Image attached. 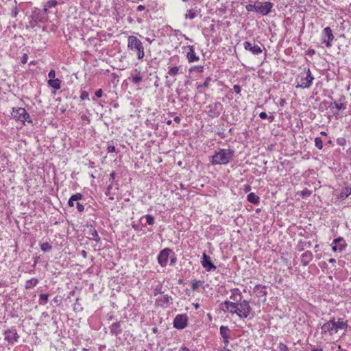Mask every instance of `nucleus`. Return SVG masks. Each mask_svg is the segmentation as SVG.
I'll list each match as a JSON object with an SVG mask.
<instances>
[{
  "instance_id": "38",
  "label": "nucleus",
  "mask_w": 351,
  "mask_h": 351,
  "mask_svg": "<svg viewBox=\"0 0 351 351\" xmlns=\"http://www.w3.org/2000/svg\"><path fill=\"white\" fill-rule=\"evenodd\" d=\"M315 147L319 149H322L323 147V141L320 137H316L315 139Z\"/></svg>"
},
{
  "instance_id": "60",
  "label": "nucleus",
  "mask_w": 351,
  "mask_h": 351,
  "mask_svg": "<svg viewBox=\"0 0 351 351\" xmlns=\"http://www.w3.org/2000/svg\"><path fill=\"white\" fill-rule=\"evenodd\" d=\"M81 119L83 121H88V123L90 122V120H89L88 117L86 114L82 115Z\"/></svg>"
},
{
  "instance_id": "43",
  "label": "nucleus",
  "mask_w": 351,
  "mask_h": 351,
  "mask_svg": "<svg viewBox=\"0 0 351 351\" xmlns=\"http://www.w3.org/2000/svg\"><path fill=\"white\" fill-rule=\"evenodd\" d=\"M19 9L18 8L16 7V5H15L14 7L12 8V11H11V16L14 18L16 17L18 14H19Z\"/></svg>"
},
{
  "instance_id": "13",
  "label": "nucleus",
  "mask_w": 351,
  "mask_h": 351,
  "mask_svg": "<svg viewBox=\"0 0 351 351\" xmlns=\"http://www.w3.org/2000/svg\"><path fill=\"white\" fill-rule=\"evenodd\" d=\"M332 243L335 244V245L332 247V250L334 252H342L347 247V243L343 237H339L334 239Z\"/></svg>"
},
{
  "instance_id": "2",
  "label": "nucleus",
  "mask_w": 351,
  "mask_h": 351,
  "mask_svg": "<svg viewBox=\"0 0 351 351\" xmlns=\"http://www.w3.org/2000/svg\"><path fill=\"white\" fill-rule=\"evenodd\" d=\"M232 155L233 152L230 149H220L212 156L210 162L212 165H226L230 162Z\"/></svg>"
},
{
  "instance_id": "59",
  "label": "nucleus",
  "mask_w": 351,
  "mask_h": 351,
  "mask_svg": "<svg viewBox=\"0 0 351 351\" xmlns=\"http://www.w3.org/2000/svg\"><path fill=\"white\" fill-rule=\"evenodd\" d=\"M338 101L339 103H346V97L343 95H341Z\"/></svg>"
},
{
  "instance_id": "12",
  "label": "nucleus",
  "mask_w": 351,
  "mask_h": 351,
  "mask_svg": "<svg viewBox=\"0 0 351 351\" xmlns=\"http://www.w3.org/2000/svg\"><path fill=\"white\" fill-rule=\"evenodd\" d=\"M201 263L203 267L205 268L207 271L215 270L217 268L216 266L211 262L210 256L206 253H203Z\"/></svg>"
},
{
  "instance_id": "55",
  "label": "nucleus",
  "mask_w": 351,
  "mask_h": 351,
  "mask_svg": "<svg viewBox=\"0 0 351 351\" xmlns=\"http://www.w3.org/2000/svg\"><path fill=\"white\" fill-rule=\"evenodd\" d=\"M95 95L97 97H101L102 95H103V90L101 89H99L97 90H96L95 92Z\"/></svg>"
},
{
  "instance_id": "27",
  "label": "nucleus",
  "mask_w": 351,
  "mask_h": 351,
  "mask_svg": "<svg viewBox=\"0 0 351 351\" xmlns=\"http://www.w3.org/2000/svg\"><path fill=\"white\" fill-rule=\"evenodd\" d=\"M247 199L249 202L258 204L260 201V198L258 195H256L254 193H250L247 195Z\"/></svg>"
},
{
  "instance_id": "21",
  "label": "nucleus",
  "mask_w": 351,
  "mask_h": 351,
  "mask_svg": "<svg viewBox=\"0 0 351 351\" xmlns=\"http://www.w3.org/2000/svg\"><path fill=\"white\" fill-rule=\"evenodd\" d=\"M236 304L230 301H225L221 304L222 310L224 312H229L231 314H234V311H235L234 308L236 307Z\"/></svg>"
},
{
  "instance_id": "5",
  "label": "nucleus",
  "mask_w": 351,
  "mask_h": 351,
  "mask_svg": "<svg viewBox=\"0 0 351 351\" xmlns=\"http://www.w3.org/2000/svg\"><path fill=\"white\" fill-rule=\"evenodd\" d=\"M12 116L15 120L21 121L24 125L25 122L32 123L29 113L23 108H13Z\"/></svg>"
},
{
  "instance_id": "14",
  "label": "nucleus",
  "mask_w": 351,
  "mask_h": 351,
  "mask_svg": "<svg viewBox=\"0 0 351 351\" xmlns=\"http://www.w3.org/2000/svg\"><path fill=\"white\" fill-rule=\"evenodd\" d=\"M243 47L245 50L250 51L254 55H258L262 53L261 48L254 43L249 41H245L243 43Z\"/></svg>"
},
{
  "instance_id": "64",
  "label": "nucleus",
  "mask_w": 351,
  "mask_h": 351,
  "mask_svg": "<svg viewBox=\"0 0 351 351\" xmlns=\"http://www.w3.org/2000/svg\"><path fill=\"white\" fill-rule=\"evenodd\" d=\"M179 351H191V350L186 347H182V348H180Z\"/></svg>"
},
{
  "instance_id": "31",
  "label": "nucleus",
  "mask_w": 351,
  "mask_h": 351,
  "mask_svg": "<svg viewBox=\"0 0 351 351\" xmlns=\"http://www.w3.org/2000/svg\"><path fill=\"white\" fill-rule=\"evenodd\" d=\"M171 300H172L171 297L169 296L168 295H165L163 297L158 298L156 302L160 303V305H162V304L169 303Z\"/></svg>"
},
{
  "instance_id": "49",
  "label": "nucleus",
  "mask_w": 351,
  "mask_h": 351,
  "mask_svg": "<svg viewBox=\"0 0 351 351\" xmlns=\"http://www.w3.org/2000/svg\"><path fill=\"white\" fill-rule=\"evenodd\" d=\"M77 209L79 212H82L84 210V206L80 202H77L76 204Z\"/></svg>"
},
{
  "instance_id": "62",
  "label": "nucleus",
  "mask_w": 351,
  "mask_h": 351,
  "mask_svg": "<svg viewBox=\"0 0 351 351\" xmlns=\"http://www.w3.org/2000/svg\"><path fill=\"white\" fill-rule=\"evenodd\" d=\"M75 200H71V197H70V199H69V202H68V204L69 206L72 207L74 206V202Z\"/></svg>"
},
{
  "instance_id": "35",
  "label": "nucleus",
  "mask_w": 351,
  "mask_h": 351,
  "mask_svg": "<svg viewBox=\"0 0 351 351\" xmlns=\"http://www.w3.org/2000/svg\"><path fill=\"white\" fill-rule=\"evenodd\" d=\"M197 16V11L191 9L187 11V13L185 14L186 19H193Z\"/></svg>"
},
{
  "instance_id": "17",
  "label": "nucleus",
  "mask_w": 351,
  "mask_h": 351,
  "mask_svg": "<svg viewBox=\"0 0 351 351\" xmlns=\"http://www.w3.org/2000/svg\"><path fill=\"white\" fill-rule=\"evenodd\" d=\"M170 252H171L170 249L165 248L160 252V254L158 256V263L162 267H164L167 265Z\"/></svg>"
},
{
  "instance_id": "45",
  "label": "nucleus",
  "mask_w": 351,
  "mask_h": 351,
  "mask_svg": "<svg viewBox=\"0 0 351 351\" xmlns=\"http://www.w3.org/2000/svg\"><path fill=\"white\" fill-rule=\"evenodd\" d=\"M203 282L202 281H193L192 282V289L195 291L198 289L199 285H201Z\"/></svg>"
},
{
  "instance_id": "42",
  "label": "nucleus",
  "mask_w": 351,
  "mask_h": 351,
  "mask_svg": "<svg viewBox=\"0 0 351 351\" xmlns=\"http://www.w3.org/2000/svg\"><path fill=\"white\" fill-rule=\"evenodd\" d=\"M82 197L83 195L81 193H77L71 196V200L77 201L82 199Z\"/></svg>"
},
{
  "instance_id": "28",
  "label": "nucleus",
  "mask_w": 351,
  "mask_h": 351,
  "mask_svg": "<svg viewBox=\"0 0 351 351\" xmlns=\"http://www.w3.org/2000/svg\"><path fill=\"white\" fill-rule=\"evenodd\" d=\"M38 283V280L36 278H33L30 280H28L25 282V287L26 289H30L33 287H36Z\"/></svg>"
},
{
  "instance_id": "25",
  "label": "nucleus",
  "mask_w": 351,
  "mask_h": 351,
  "mask_svg": "<svg viewBox=\"0 0 351 351\" xmlns=\"http://www.w3.org/2000/svg\"><path fill=\"white\" fill-rule=\"evenodd\" d=\"M48 84L56 90L60 88L61 80L59 79H49L48 80Z\"/></svg>"
},
{
  "instance_id": "44",
  "label": "nucleus",
  "mask_w": 351,
  "mask_h": 351,
  "mask_svg": "<svg viewBox=\"0 0 351 351\" xmlns=\"http://www.w3.org/2000/svg\"><path fill=\"white\" fill-rule=\"evenodd\" d=\"M278 349L280 351H288L289 350V348L287 346V345H285L284 343H282V342H280L278 344Z\"/></svg>"
},
{
  "instance_id": "23",
  "label": "nucleus",
  "mask_w": 351,
  "mask_h": 351,
  "mask_svg": "<svg viewBox=\"0 0 351 351\" xmlns=\"http://www.w3.org/2000/svg\"><path fill=\"white\" fill-rule=\"evenodd\" d=\"M110 332L114 336L117 337L122 332V329L121 328V322H117L112 324L110 326Z\"/></svg>"
},
{
  "instance_id": "20",
  "label": "nucleus",
  "mask_w": 351,
  "mask_h": 351,
  "mask_svg": "<svg viewBox=\"0 0 351 351\" xmlns=\"http://www.w3.org/2000/svg\"><path fill=\"white\" fill-rule=\"evenodd\" d=\"M313 254L311 251H306L301 256V263L303 266H307L313 260Z\"/></svg>"
},
{
  "instance_id": "10",
  "label": "nucleus",
  "mask_w": 351,
  "mask_h": 351,
  "mask_svg": "<svg viewBox=\"0 0 351 351\" xmlns=\"http://www.w3.org/2000/svg\"><path fill=\"white\" fill-rule=\"evenodd\" d=\"M19 338V335L14 328H11L4 332V339L10 343L14 344Z\"/></svg>"
},
{
  "instance_id": "30",
  "label": "nucleus",
  "mask_w": 351,
  "mask_h": 351,
  "mask_svg": "<svg viewBox=\"0 0 351 351\" xmlns=\"http://www.w3.org/2000/svg\"><path fill=\"white\" fill-rule=\"evenodd\" d=\"M180 68H181V66H169L167 73L170 76H176L179 73Z\"/></svg>"
},
{
  "instance_id": "53",
  "label": "nucleus",
  "mask_w": 351,
  "mask_h": 351,
  "mask_svg": "<svg viewBox=\"0 0 351 351\" xmlns=\"http://www.w3.org/2000/svg\"><path fill=\"white\" fill-rule=\"evenodd\" d=\"M28 56L27 54L24 53L21 58V62L25 64L27 62Z\"/></svg>"
},
{
  "instance_id": "3",
  "label": "nucleus",
  "mask_w": 351,
  "mask_h": 351,
  "mask_svg": "<svg viewBox=\"0 0 351 351\" xmlns=\"http://www.w3.org/2000/svg\"><path fill=\"white\" fill-rule=\"evenodd\" d=\"M128 47L129 49L136 53L138 60H142L145 56L143 43L137 37L134 36H128Z\"/></svg>"
},
{
  "instance_id": "34",
  "label": "nucleus",
  "mask_w": 351,
  "mask_h": 351,
  "mask_svg": "<svg viewBox=\"0 0 351 351\" xmlns=\"http://www.w3.org/2000/svg\"><path fill=\"white\" fill-rule=\"evenodd\" d=\"M204 70V66L199 65V66H193L189 69V73L193 72H198V73H203Z\"/></svg>"
},
{
  "instance_id": "8",
  "label": "nucleus",
  "mask_w": 351,
  "mask_h": 351,
  "mask_svg": "<svg viewBox=\"0 0 351 351\" xmlns=\"http://www.w3.org/2000/svg\"><path fill=\"white\" fill-rule=\"evenodd\" d=\"M173 327L176 329H184L187 326L188 317L186 314H179L173 320Z\"/></svg>"
},
{
  "instance_id": "16",
  "label": "nucleus",
  "mask_w": 351,
  "mask_h": 351,
  "mask_svg": "<svg viewBox=\"0 0 351 351\" xmlns=\"http://www.w3.org/2000/svg\"><path fill=\"white\" fill-rule=\"evenodd\" d=\"M86 234L87 238L89 240H93L97 243L100 241L97 230L92 225H87Z\"/></svg>"
},
{
  "instance_id": "32",
  "label": "nucleus",
  "mask_w": 351,
  "mask_h": 351,
  "mask_svg": "<svg viewBox=\"0 0 351 351\" xmlns=\"http://www.w3.org/2000/svg\"><path fill=\"white\" fill-rule=\"evenodd\" d=\"M333 107L337 108L338 110H345L347 108L346 103H339L337 101H334L332 104Z\"/></svg>"
},
{
  "instance_id": "48",
  "label": "nucleus",
  "mask_w": 351,
  "mask_h": 351,
  "mask_svg": "<svg viewBox=\"0 0 351 351\" xmlns=\"http://www.w3.org/2000/svg\"><path fill=\"white\" fill-rule=\"evenodd\" d=\"M233 90L234 91L237 93V94H240L241 93V86L238 84H235L233 86Z\"/></svg>"
},
{
  "instance_id": "57",
  "label": "nucleus",
  "mask_w": 351,
  "mask_h": 351,
  "mask_svg": "<svg viewBox=\"0 0 351 351\" xmlns=\"http://www.w3.org/2000/svg\"><path fill=\"white\" fill-rule=\"evenodd\" d=\"M250 191H251V186H250V185H249V184H245V185L244 186L243 191H244L245 193H248V192H250Z\"/></svg>"
},
{
  "instance_id": "33",
  "label": "nucleus",
  "mask_w": 351,
  "mask_h": 351,
  "mask_svg": "<svg viewBox=\"0 0 351 351\" xmlns=\"http://www.w3.org/2000/svg\"><path fill=\"white\" fill-rule=\"evenodd\" d=\"M48 294L41 293L39 295V304L40 305H45L48 301Z\"/></svg>"
},
{
  "instance_id": "47",
  "label": "nucleus",
  "mask_w": 351,
  "mask_h": 351,
  "mask_svg": "<svg viewBox=\"0 0 351 351\" xmlns=\"http://www.w3.org/2000/svg\"><path fill=\"white\" fill-rule=\"evenodd\" d=\"M162 293H163V291H162V286H157L154 289V295Z\"/></svg>"
},
{
  "instance_id": "18",
  "label": "nucleus",
  "mask_w": 351,
  "mask_h": 351,
  "mask_svg": "<svg viewBox=\"0 0 351 351\" xmlns=\"http://www.w3.org/2000/svg\"><path fill=\"white\" fill-rule=\"evenodd\" d=\"M219 330H220V335L223 339V341L226 347H227L229 343V339L230 338V329L228 326H221L220 327Z\"/></svg>"
},
{
  "instance_id": "24",
  "label": "nucleus",
  "mask_w": 351,
  "mask_h": 351,
  "mask_svg": "<svg viewBox=\"0 0 351 351\" xmlns=\"http://www.w3.org/2000/svg\"><path fill=\"white\" fill-rule=\"evenodd\" d=\"M351 194V187L346 186L343 188L340 193L337 195V198L339 199H344L347 198Z\"/></svg>"
},
{
  "instance_id": "15",
  "label": "nucleus",
  "mask_w": 351,
  "mask_h": 351,
  "mask_svg": "<svg viewBox=\"0 0 351 351\" xmlns=\"http://www.w3.org/2000/svg\"><path fill=\"white\" fill-rule=\"evenodd\" d=\"M184 49H188V51L186 52V58L189 62H197L199 60V58L198 56L196 55L195 52V49L193 46L188 45L183 47Z\"/></svg>"
},
{
  "instance_id": "54",
  "label": "nucleus",
  "mask_w": 351,
  "mask_h": 351,
  "mask_svg": "<svg viewBox=\"0 0 351 351\" xmlns=\"http://www.w3.org/2000/svg\"><path fill=\"white\" fill-rule=\"evenodd\" d=\"M55 75H56L55 71L54 70H51L49 72L48 76H49V77L50 79H53L55 77Z\"/></svg>"
},
{
  "instance_id": "39",
  "label": "nucleus",
  "mask_w": 351,
  "mask_h": 351,
  "mask_svg": "<svg viewBox=\"0 0 351 351\" xmlns=\"http://www.w3.org/2000/svg\"><path fill=\"white\" fill-rule=\"evenodd\" d=\"M58 4V1L56 0H49L47 2L46 6L51 8L56 6Z\"/></svg>"
},
{
  "instance_id": "9",
  "label": "nucleus",
  "mask_w": 351,
  "mask_h": 351,
  "mask_svg": "<svg viewBox=\"0 0 351 351\" xmlns=\"http://www.w3.org/2000/svg\"><path fill=\"white\" fill-rule=\"evenodd\" d=\"M322 334L323 335L328 333L330 335H333L337 333V328L335 326V319L329 320L325 323L322 327Z\"/></svg>"
},
{
  "instance_id": "63",
  "label": "nucleus",
  "mask_w": 351,
  "mask_h": 351,
  "mask_svg": "<svg viewBox=\"0 0 351 351\" xmlns=\"http://www.w3.org/2000/svg\"><path fill=\"white\" fill-rule=\"evenodd\" d=\"M269 121V122H273L274 121V116L273 114H271L269 116H267V118Z\"/></svg>"
},
{
  "instance_id": "1",
  "label": "nucleus",
  "mask_w": 351,
  "mask_h": 351,
  "mask_svg": "<svg viewBox=\"0 0 351 351\" xmlns=\"http://www.w3.org/2000/svg\"><path fill=\"white\" fill-rule=\"evenodd\" d=\"M273 6L274 4L269 1L263 3L256 1L253 4L246 5L245 9L247 12H254L262 16H265L271 12Z\"/></svg>"
},
{
  "instance_id": "50",
  "label": "nucleus",
  "mask_w": 351,
  "mask_h": 351,
  "mask_svg": "<svg viewBox=\"0 0 351 351\" xmlns=\"http://www.w3.org/2000/svg\"><path fill=\"white\" fill-rule=\"evenodd\" d=\"M107 150L108 153L115 152L116 148L114 145H108L107 147Z\"/></svg>"
},
{
  "instance_id": "11",
  "label": "nucleus",
  "mask_w": 351,
  "mask_h": 351,
  "mask_svg": "<svg viewBox=\"0 0 351 351\" xmlns=\"http://www.w3.org/2000/svg\"><path fill=\"white\" fill-rule=\"evenodd\" d=\"M313 80L314 77L312 75L310 69H308L306 77L301 78V83L298 84L296 88H308L312 85Z\"/></svg>"
},
{
  "instance_id": "36",
  "label": "nucleus",
  "mask_w": 351,
  "mask_h": 351,
  "mask_svg": "<svg viewBox=\"0 0 351 351\" xmlns=\"http://www.w3.org/2000/svg\"><path fill=\"white\" fill-rule=\"evenodd\" d=\"M142 79V76L138 73L137 75L133 76L131 80L134 84H139L141 82Z\"/></svg>"
},
{
  "instance_id": "19",
  "label": "nucleus",
  "mask_w": 351,
  "mask_h": 351,
  "mask_svg": "<svg viewBox=\"0 0 351 351\" xmlns=\"http://www.w3.org/2000/svg\"><path fill=\"white\" fill-rule=\"evenodd\" d=\"M254 292L256 294L258 298H264L263 300H265V297L267 295V291L265 286H263L261 285H257L254 287Z\"/></svg>"
},
{
  "instance_id": "46",
  "label": "nucleus",
  "mask_w": 351,
  "mask_h": 351,
  "mask_svg": "<svg viewBox=\"0 0 351 351\" xmlns=\"http://www.w3.org/2000/svg\"><path fill=\"white\" fill-rule=\"evenodd\" d=\"M80 98L82 100L89 99L88 92L84 90L81 93Z\"/></svg>"
},
{
  "instance_id": "29",
  "label": "nucleus",
  "mask_w": 351,
  "mask_h": 351,
  "mask_svg": "<svg viewBox=\"0 0 351 351\" xmlns=\"http://www.w3.org/2000/svg\"><path fill=\"white\" fill-rule=\"evenodd\" d=\"M212 81L211 77H208L206 78L204 82L202 84H198L197 86V89L199 90V93L203 92V89L205 88H207L210 85V82Z\"/></svg>"
},
{
  "instance_id": "52",
  "label": "nucleus",
  "mask_w": 351,
  "mask_h": 351,
  "mask_svg": "<svg viewBox=\"0 0 351 351\" xmlns=\"http://www.w3.org/2000/svg\"><path fill=\"white\" fill-rule=\"evenodd\" d=\"M112 189V184L110 183L108 185V186L107 187L106 191L105 193L107 196H109L110 195V191Z\"/></svg>"
},
{
  "instance_id": "22",
  "label": "nucleus",
  "mask_w": 351,
  "mask_h": 351,
  "mask_svg": "<svg viewBox=\"0 0 351 351\" xmlns=\"http://www.w3.org/2000/svg\"><path fill=\"white\" fill-rule=\"evenodd\" d=\"M232 294L230 296V298L233 300V302H239L242 301V294L239 289H233L231 290Z\"/></svg>"
},
{
  "instance_id": "37",
  "label": "nucleus",
  "mask_w": 351,
  "mask_h": 351,
  "mask_svg": "<svg viewBox=\"0 0 351 351\" xmlns=\"http://www.w3.org/2000/svg\"><path fill=\"white\" fill-rule=\"evenodd\" d=\"M40 248L43 252H46L50 251L52 246L48 242H45L40 245Z\"/></svg>"
},
{
  "instance_id": "40",
  "label": "nucleus",
  "mask_w": 351,
  "mask_h": 351,
  "mask_svg": "<svg viewBox=\"0 0 351 351\" xmlns=\"http://www.w3.org/2000/svg\"><path fill=\"white\" fill-rule=\"evenodd\" d=\"M147 223L149 225H153L154 223V218L151 215H145Z\"/></svg>"
},
{
  "instance_id": "4",
  "label": "nucleus",
  "mask_w": 351,
  "mask_h": 351,
  "mask_svg": "<svg viewBox=\"0 0 351 351\" xmlns=\"http://www.w3.org/2000/svg\"><path fill=\"white\" fill-rule=\"evenodd\" d=\"M236 304V307L234 308L235 311H234V314H237V315L241 319L247 318L252 311V307L250 305V302L245 300H243L239 302H234Z\"/></svg>"
},
{
  "instance_id": "7",
  "label": "nucleus",
  "mask_w": 351,
  "mask_h": 351,
  "mask_svg": "<svg viewBox=\"0 0 351 351\" xmlns=\"http://www.w3.org/2000/svg\"><path fill=\"white\" fill-rule=\"evenodd\" d=\"M334 39L335 36L332 34L331 28L330 27H325L322 34V43L325 44L326 47H330L332 46V42Z\"/></svg>"
},
{
  "instance_id": "56",
  "label": "nucleus",
  "mask_w": 351,
  "mask_h": 351,
  "mask_svg": "<svg viewBox=\"0 0 351 351\" xmlns=\"http://www.w3.org/2000/svg\"><path fill=\"white\" fill-rule=\"evenodd\" d=\"M305 247H305V245H304V242L303 241H300L299 245H298V250L300 251H302V250H304Z\"/></svg>"
},
{
  "instance_id": "6",
  "label": "nucleus",
  "mask_w": 351,
  "mask_h": 351,
  "mask_svg": "<svg viewBox=\"0 0 351 351\" xmlns=\"http://www.w3.org/2000/svg\"><path fill=\"white\" fill-rule=\"evenodd\" d=\"M223 105L219 101L214 102L207 106V114L210 118L218 117L223 110Z\"/></svg>"
},
{
  "instance_id": "41",
  "label": "nucleus",
  "mask_w": 351,
  "mask_h": 351,
  "mask_svg": "<svg viewBox=\"0 0 351 351\" xmlns=\"http://www.w3.org/2000/svg\"><path fill=\"white\" fill-rule=\"evenodd\" d=\"M311 195V191L307 189H305L301 191V195L303 197H309Z\"/></svg>"
},
{
  "instance_id": "61",
  "label": "nucleus",
  "mask_w": 351,
  "mask_h": 351,
  "mask_svg": "<svg viewBox=\"0 0 351 351\" xmlns=\"http://www.w3.org/2000/svg\"><path fill=\"white\" fill-rule=\"evenodd\" d=\"M145 6L143 5H139L138 7H137V11H143L145 10Z\"/></svg>"
},
{
  "instance_id": "26",
  "label": "nucleus",
  "mask_w": 351,
  "mask_h": 351,
  "mask_svg": "<svg viewBox=\"0 0 351 351\" xmlns=\"http://www.w3.org/2000/svg\"><path fill=\"white\" fill-rule=\"evenodd\" d=\"M335 328H337V332L339 330H342V329L346 330L348 326L347 322H343L341 319H339L337 322L335 321Z\"/></svg>"
},
{
  "instance_id": "51",
  "label": "nucleus",
  "mask_w": 351,
  "mask_h": 351,
  "mask_svg": "<svg viewBox=\"0 0 351 351\" xmlns=\"http://www.w3.org/2000/svg\"><path fill=\"white\" fill-rule=\"evenodd\" d=\"M115 176H116V173L114 171H112L110 173V179H109V181L110 182V183L113 184L114 180L115 178Z\"/></svg>"
},
{
  "instance_id": "58",
  "label": "nucleus",
  "mask_w": 351,
  "mask_h": 351,
  "mask_svg": "<svg viewBox=\"0 0 351 351\" xmlns=\"http://www.w3.org/2000/svg\"><path fill=\"white\" fill-rule=\"evenodd\" d=\"M259 117L262 119H265L267 118V114L265 112H262L259 114Z\"/></svg>"
}]
</instances>
